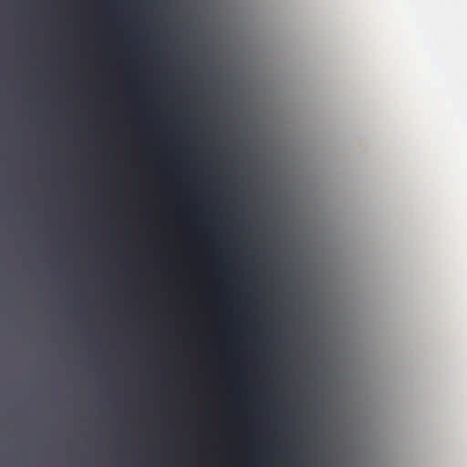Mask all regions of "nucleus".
<instances>
[{"label": "nucleus", "mask_w": 467, "mask_h": 467, "mask_svg": "<svg viewBox=\"0 0 467 467\" xmlns=\"http://www.w3.org/2000/svg\"><path fill=\"white\" fill-rule=\"evenodd\" d=\"M104 4L105 8L109 12L119 11L123 9V5L120 0H101Z\"/></svg>", "instance_id": "f257e3e1"}, {"label": "nucleus", "mask_w": 467, "mask_h": 467, "mask_svg": "<svg viewBox=\"0 0 467 467\" xmlns=\"http://www.w3.org/2000/svg\"><path fill=\"white\" fill-rule=\"evenodd\" d=\"M122 33H136L137 31H131V30H129V31H121Z\"/></svg>", "instance_id": "20e7f679"}, {"label": "nucleus", "mask_w": 467, "mask_h": 467, "mask_svg": "<svg viewBox=\"0 0 467 467\" xmlns=\"http://www.w3.org/2000/svg\"><path fill=\"white\" fill-rule=\"evenodd\" d=\"M87 29H92L91 27H88ZM97 30H99L101 29L100 27H97L96 28ZM103 29H107L106 27H104ZM140 29H148L147 27H141Z\"/></svg>", "instance_id": "7ed1b4c3"}, {"label": "nucleus", "mask_w": 467, "mask_h": 467, "mask_svg": "<svg viewBox=\"0 0 467 467\" xmlns=\"http://www.w3.org/2000/svg\"><path fill=\"white\" fill-rule=\"evenodd\" d=\"M165 5H166L165 3H163V2H161V3L150 2V3H146L143 7L147 11H151V10L162 11L165 8Z\"/></svg>", "instance_id": "f03ea898"}]
</instances>
